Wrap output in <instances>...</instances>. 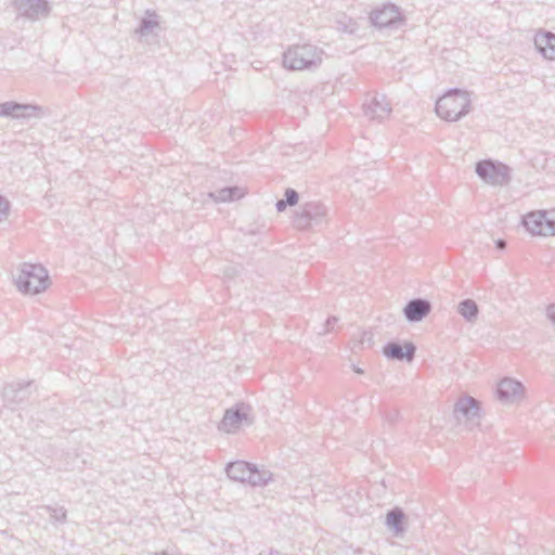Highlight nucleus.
Returning <instances> with one entry per match:
<instances>
[{"label":"nucleus","mask_w":555,"mask_h":555,"mask_svg":"<svg viewBox=\"0 0 555 555\" xmlns=\"http://www.w3.org/2000/svg\"><path fill=\"white\" fill-rule=\"evenodd\" d=\"M238 271L236 270V268L234 267H229L224 270V274L228 275V276H233L234 274H236Z\"/></svg>","instance_id":"33"},{"label":"nucleus","mask_w":555,"mask_h":555,"mask_svg":"<svg viewBox=\"0 0 555 555\" xmlns=\"http://www.w3.org/2000/svg\"><path fill=\"white\" fill-rule=\"evenodd\" d=\"M230 479L248 482L254 487L266 486L272 479V473L268 469H259L255 464L245 461L229 463L225 467Z\"/></svg>","instance_id":"4"},{"label":"nucleus","mask_w":555,"mask_h":555,"mask_svg":"<svg viewBox=\"0 0 555 555\" xmlns=\"http://www.w3.org/2000/svg\"><path fill=\"white\" fill-rule=\"evenodd\" d=\"M308 218L314 227H321L327 222V209L320 202H308L302 205Z\"/></svg>","instance_id":"16"},{"label":"nucleus","mask_w":555,"mask_h":555,"mask_svg":"<svg viewBox=\"0 0 555 555\" xmlns=\"http://www.w3.org/2000/svg\"><path fill=\"white\" fill-rule=\"evenodd\" d=\"M405 515L400 507H395L387 513L386 526L393 532L395 535H402L405 531L404 527Z\"/></svg>","instance_id":"17"},{"label":"nucleus","mask_w":555,"mask_h":555,"mask_svg":"<svg viewBox=\"0 0 555 555\" xmlns=\"http://www.w3.org/2000/svg\"><path fill=\"white\" fill-rule=\"evenodd\" d=\"M10 210V203L9 201L0 195V222L8 218Z\"/></svg>","instance_id":"28"},{"label":"nucleus","mask_w":555,"mask_h":555,"mask_svg":"<svg viewBox=\"0 0 555 555\" xmlns=\"http://www.w3.org/2000/svg\"><path fill=\"white\" fill-rule=\"evenodd\" d=\"M470 99L466 91L451 89L436 102V113L449 121L459 120L469 112Z\"/></svg>","instance_id":"2"},{"label":"nucleus","mask_w":555,"mask_h":555,"mask_svg":"<svg viewBox=\"0 0 555 555\" xmlns=\"http://www.w3.org/2000/svg\"><path fill=\"white\" fill-rule=\"evenodd\" d=\"M546 313L547 318L555 324V305L548 306Z\"/></svg>","instance_id":"31"},{"label":"nucleus","mask_w":555,"mask_h":555,"mask_svg":"<svg viewBox=\"0 0 555 555\" xmlns=\"http://www.w3.org/2000/svg\"><path fill=\"white\" fill-rule=\"evenodd\" d=\"M29 385H27L26 387H20L18 389L14 390V397L13 399L14 400H17V401H23L26 397V392H27V387Z\"/></svg>","instance_id":"29"},{"label":"nucleus","mask_w":555,"mask_h":555,"mask_svg":"<svg viewBox=\"0 0 555 555\" xmlns=\"http://www.w3.org/2000/svg\"><path fill=\"white\" fill-rule=\"evenodd\" d=\"M15 7L18 15L31 21L46 17L50 13L47 0H15Z\"/></svg>","instance_id":"7"},{"label":"nucleus","mask_w":555,"mask_h":555,"mask_svg":"<svg viewBox=\"0 0 555 555\" xmlns=\"http://www.w3.org/2000/svg\"><path fill=\"white\" fill-rule=\"evenodd\" d=\"M293 225L300 231H305L308 229L314 228V224L308 218L307 212L305 211L302 205L299 210H297L293 217Z\"/></svg>","instance_id":"22"},{"label":"nucleus","mask_w":555,"mask_h":555,"mask_svg":"<svg viewBox=\"0 0 555 555\" xmlns=\"http://www.w3.org/2000/svg\"><path fill=\"white\" fill-rule=\"evenodd\" d=\"M476 173L481 180L491 185H504L511 179L509 167L492 159L478 162L476 164Z\"/></svg>","instance_id":"5"},{"label":"nucleus","mask_w":555,"mask_h":555,"mask_svg":"<svg viewBox=\"0 0 555 555\" xmlns=\"http://www.w3.org/2000/svg\"><path fill=\"white\" fill-rule=\"evenodd\" d=\"M363 111L371 120L380 122L390 116L392 108L386 95L375 94L369 102L364 103Z\"/></svg>","instance_id":"9"},{"label":"nucleus","mask_w":555,"mask_h":555,"mask_svg":"<svg viewBox=\"0 0 555 555\" xmlns=\"http://www.w3.org/2000/svg\"><path fill=\"white\" fill-rule=\"evenodd\" d=\"M525 387L524 385L511 377H504L498 384L496 395L503 403H515L522 399Z\"/></svg>","instance_id":"8"},{"label":"nucleus","mask_w":555,"mask_h":555,"mask_svg":"<svg viewBox=\"0 0 555 555\" xmlns=\"http://www.w3.org/2000/svg\"><path fill=\"white\" fill-rule=\"evenodd\" d=\"M259 555H282L279 551L261 552Z\"/></svg>","instance_id":"35"},{"label":"nucleus","mask_w":555,"mask_h":555,"mask_svg":"<svg viewBox=\"0 0 555 555\" xmlns=\"http://www.w3.org/2000/svg\"><path fill=\"white\" fill-rule=\"evenodd\" d=\"M298 198H299V195H298V192L294 189H286L285 191V194H284V201L285 203L288 204V206H294L298 203Z\"/></svg>","instance_id":"27"},{"label":"nucleus","mask_w":555,"mask_h":555,"mask_svg":"<svg viewBox=\"0 0 555 555\" xmlns=\"http://www.w3.org/2000/svg\"><path fill=\"white\" fill-rule=\"evenodd\" d=\"M352 370H353V372H354V373H357V374H363V373H364V371H363L362 369H360V367H358V366H356V365H353V366H352Z\"/></svg>","instance_id":"36"},{"label":"nucleus","mask_w":555,"mask_h":555,"mask_svg":"<svg viewBox=\"0 0 555 555\" xmlns=\"http://www.w3.org/2000/svg\"><path fill=\"white\" fill-rule=\"evenodd\" d=\"M288 206L287 203H285V201L282 198V199H279L275 204V207H276V210L278 211H284L286 209V207Z\"/></svg>","instance_id":"32"},{"label":"nucleus","mask_w":555,"mask_h":555,"mask_svg":"<svg viewBox=\"0 0 555 555\" xmlns=\"http://www.w3.org/2000/svg\"><path fill=\"white\" fill-rule=\"evenodd\" d=\"M17 289L25 295H36L49 286V274L41 264L24 262L13 275Z\"/></svg>","instance_id":"1"},{"label":"nucleus","mask_w":555,"mask_h":555,"mask_svg":"<svg viewBox=\"0 0 555 555\" xmlns=\"http://www.w3.org/2000/svg\"><path fill=\"white\" fill-rule=\"evenodd\" d=\"M457 312L461 314L467 322H475L479 314L478 305L473 299H464L457 305Z\"/></svg>","instance_id":"18"},{"label":"nucleus","mask_w":555,"mask_h":555,"mask_svg":"<svg viewBox=\"0 0 555 555\" xmlns=\"http://www.w3.org/2000/svg\"><path fill=\"white\" fill-rule=\"evenodd\" d=\"M41 107L33 104H20L14 101L0 103V117H11L15 119L31 118L38 116Z\"/></svg>","instance_id":"10"},{"label":"nucleus","mask_w":555,"mask_h":555,"mask_svg":"<svg viewBox=\"0 0 555 555\" xmlns=\"http://www.w3.org/2000/svg\"><path fill=\"white\" fill-rule=\"evenodd\" d=\"M542 217L543 216L538 211L529 212L524 217V225L531 234L544 236V225L541 221Z\"/></svg>","instance_id":"19"},{"label":"nucleus","mask_w":555,"mask_h":555,"mask_svg":"<svg viewBox=\"0 0 555 555\" xmlns=\"http://www.w3.org/2000/svg\"><path fill=\"white\" fill-rule=\"evenodd\" d=\"M242 189L237 186H227L220 190H217L216 192H211L209 195L216 201V202H229L233 199L241 198L243 196Z\"/></svg>","instance_id":"20"},{"label":"nucleus","mask_w":555,"mask_h":555,"mask_svg":"<svg viewBox=\"0 0 555 555\" xmlns=\"http://www.w3.org/2000/svg\"><path fill=\"white\" fill-rule=\"evenodd\" d=\"M431 311V304L424 298H414L410 300L404 309L403 314L409 322H421Z\"/></svg>","instance_id":"14"},{"label":"nucleus","mask_w":555,"mask_h":555,"mask_svg":"<svg viewBox=\"0 0 555 555\" xmlns=\"http://www.w3.org/2000/svg\"><path fill=\"white\" fill-rule=\"evenodd\" d=\"M249 406L241 404L228 409L219 425V429L225 433L236 431L243 424L251 425L253 421L248 417Z\"/></svg>","instance_id":"6"},{"label":"nucleus","mask_w":555,"mask_h":555,"mask_svg":"<svg viewBox=\"0 0 555 555\" xmlns=\"http://www.w3.org/2000/svg\"><path fill=\"white\" fill-rule=\"evenodd\" d=\"M370 20L374 26L379 28L388 27L401 21L399 8L392 3L383 5L372 11Z\"/></svg>","instance_id":"11"},{"label":"nucleus","mask_w":555,"mask_h":555,"mask_svg":"<svg viewBox=\"0 0 555 555\" xmlns=\"http://www.w3.org/2000/svg\"><path fill=\"white\" fill-rule=\"evenodd\" d=\"M534 47L539 51V53L548 61L555 60V34L545 30L539 29L534 35Z\"/></svg>","instance_id":"13"},{"label":"nucleus","mask_w":555,"mask_h":555,"mask_svg":"<svg viewBox=\"0 0 555 555\" xmlns=\"http://www.w3.org/2000/svg\"><path fill=\"white\" fill-rule=\"evenodd\" d=\"M479 402L473 397H464L457 400L454 405L453 415L459 423L479 418Z\"/></svg>","instance_id":"12"},{"label":"nucleus","mask_w":555,"mask_h":555,"mask_svg":"<svg viewBox=\"0 0 555 555\" xmlns=\"http://www.w3.org/2000/svg\"><path fill=\"white\" fill-rule=\"evenodd\" d=\"M156 27H158L157 15L153 13L150 15V17H144L141 20L137 33L140 34L142 37H145L149 36Z\"/></svg>","instance_id":"24"},{"label":"nucleus","mask_w":555,"mask_h":555,"mask_svg":"<svg viewBox=\"0 0 555 555\" xmlns=\"http://www.w3.org/2000/svg\"><path fill=\"white\" fill-rule=\"evenodd\" d=\"M44 508L49 512L52 521H54V522H65L66 521L67 513L64 507L44 506Z\"/></svg>","instance_id":"26"},{"label":"nucleus","mask_w":555,"mask_h":555,"mask_svg":"<svg viewBox=\"0 0 555 555\" xmlns=\"http://www.w3.org/2000/svg\"><path fill=\"white\" fill-rule=\"evenodd\" d=\"M495 246L498 249L503 250L506 247V242L504 240H498Z\"/></svg>","instance_id":"34"},{"label":"nucleus","mask_w":555,"mask_h":555,"mask_svg":"<svg viewBox=\"0 0 555 555\" xmlns=\"http://www.w3.org/2000/svg\"><path fill=\"white\" fill-rule=\"evenodd\" d=\"M416 347L412 343H406L404 346L399 343H388L384 349V354L391 360H406L411 362L414 359Z\"/></svg>","instance_id":"15"},{"label":"nucleus","mask_w":555,"mask_h":555,"mask_svg":"<svg viewBox=\"0 0 555 555\" xmlns=\"http://www.w3.org/2000/svg\"><path fill=\"white\" fill-rule=\"evenodd\" d=\"M336 29L344 34H354L358 30V23L344 13L337 14L335 18Z\"/></svg>","instance_id":"21"},{"label":"nucleus","mask_w":555,"mask_h":555,"mask_svg":"<svg viewBox=\"0 0 555 555\" xmlns=\"http://www.w3.org/2000/svg\"><path fill=\"white\" fill-rule=\"evenodd\" d=\"M322 50L312 44L294 46L283 54V65L291 70L312 69L322 62Z\"/></svg>","instance_id":"3"},{"label":"nucleus","mask_w":555,"mask_h":555,"mask_svg":"<svg viewBox=\"0 0 555 555\" xmlns=\"http://www.w3.org/2000/svg\"><path fill=\"white\" fill-rule=\"evenodd\" d=\"M541 216V221L544 225V236L555 234V209L551 210H538Z\"/></svg>","instance_id":"23"},{"label":"nucleus","mask_w":555,"mask_h":555,"mask_svg":"<svg viewBox=\"0 0 555 555\" xmlns=\"http://www.w3.org/2000/svg\"><path fill=\"white\" fill-rule=\"evenodd\" d=\"M337 321H338V320H337V318H336V317H331V318H328V319L326 320L325 325H324V330H323L322 332H320L319 334H321V335H322V334H325V333L330 332V331L333 328V326L337 323Z\"/></svg>","instance_id":"30"},{"label":"nucleus","mask_w":555,"mask_h":555,"mask_svg":"<svg viewBox=\"0 0 555 555\" xmlns=\"http://www.w3.org/2000/svg\"><path fill=\"white\" fill-rule=\"evenodd\" d=\"M374 345V334L371 331H363L360 333V338L353 343L352 351L363 350L371 348Z\"/></svg>","instance_id":"25"}]
</instances>
